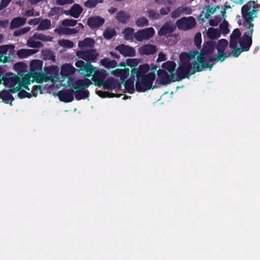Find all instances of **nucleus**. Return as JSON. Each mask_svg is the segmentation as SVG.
Wrapping results in <instances>:
<instances>
[{
	"label": "nucleus",
	"instance_id": "f257e3e1",
	"mask_svg": "<svg viewBox=\"0 0 260 260\" xmlns=\"http://www.w3.org/2000/svg\"><path fill=\"white\" fill-rule=\"evenodd\" d=\"M228 44L226 40H220L216 51L214 42L210 41L204 46L203 54L196 51L181 53L179 56V66L177 70V76L180 79H183L206 68L211 70L214 62L222 61L227 57L224 50Z\"/></svg>",
	"mask_w": 260,
	"mask_h": 260
},
{
	"label": "nucleus",
	"instance_id": "f03ea898",
	"mask_svg": "<svg viewBox=\"0 0 260 260\" xmlns=\"http://www.w3.org/2000/svg\"><path fill=\"white\" fill-rule=\"evenodd\" d=\"M258 11L254 1H250L242 6L241 14L244 20L242 25L245 31L242 38L241 37V32L238 28L234 29L231 35L230 47L234 49L232 52L233 56L238 57L242 51L249 50L252 44L254 27L252 22L257 17Z\"/></svg>",
	"mask_w": 260,
	"mask_h": 260
},
{
	"label": "nucleus",
	"instance_id": "7ed1b4c3",
	"mask_svg": "<svg viewBox=\"0 0 260 260\" xmlns=\"http://www.w3.org/2000/svg\"><path fill=\"white\" fill-rule=\"evenodd\" d=\"M43 62L39 59H34L30 63L29 73L20 78L13 74H7L4 78V84L10 87H15L13 91L18 90L20 86L25 87V89L30 90L28 85L30 82H36L38 83L50 82V76L43 73Z\"/></svg>",
	"mask_w": 260,
	"mask_h": 260
},
{
	"label": "nucleus",
	"instance_id": "20e7f679",
	"mask_svg": "<svg viewBox=\"0 0 260 260\" xmlns=\"http://www.w3.org/2000/svg\"><path fill=\"white\" fill-rule=\"evenodd\" d=\"M140 62V60L138 58H128L125 62L119 63L118 67H129L131 68V75L134 78H136L137 90L139 92H144L152 88L153 82L155 78L157 67L154 66L150 69L149 65L145 63L135 68Z\"/></svg>",
	"mask_w": 260,
	"mask_h": 260
},
{
	"label": "nucleus",
	"instance_id": "39448f33",
	"mask_svg": "<svg viewBox=\"0 0 260 260\" xmlns=\"http://www.w3.org/2000/svg\"><path fill=\"white\" fill-rule=\"evenodd\" d=\"M77 71L85 77L92 76V80L96 85L103 86L104 90H109L114 87V80L109 78L104 81L106 77L105 70H99L91 63L84 62L82 60H78L75 62Z\"/></svg>",
	"mask_w": 260,
	"mask_h": 260
},
{
	"label": "nucleus",
	"instance_id": "423d86ee",
	"mask_svg": "<svg viewBox=\"0 0 260 260\" xmlns=\"http://www.w3.org/2000/svg\"><path fill=\"white\" fill-rule=\"evenodd\" d=\"M76 69L69 63H66L61 67L60 74L50 76L48 86L44 87L49 93L55 94L59 87L71 86L72 83L71 76L76 71Z\"/></svg>",
	"mask_w": 260,
	"mask_h": 260
},
{
	"label": "nucleus",
	"instance_id": "0eeeda50",
	"mask_svg": "<svg viewBox=\"0 0 260 260\" xmlns=\"http://www.w3.org/2000/svg\"><path fill=\"white\" fill-rule=\"evenodd\" d=\"M176 63L173 61H168L164 63L162 69L157 71L158 80L162 84L166 85L170 82L175 81V69Z\"/></svg>",
	"mask_w": 260,
	"mask_h": 260
},
{
	"label": "nucleus",
	"instance_id": "6e6552de",
	"mask_svg": "<svg viewBox=\"0 0 260 260\" xmlns=\"http://www.w3.org/2000/svg\"><path fill=\"white\" fill-rule=\"evenodd\" d=\"M7 74H6L4 77L3 78V80L4 82V78L6 77V76ZM4 83V82L3 83ZM5 85V84H4ZM7 86V85H6ZM8 88H9V90L8 91H5L3 90L0 92V99H2L3 101L8 103L10 104L11 105H12V102L13 101L14 99L11 94V92L15 93L17 92H18V96H19L20 98H24L26 97L29 96V93L26 92L24 89H25V87H23L21 86H20V87L18 89V90L16 91H13L12 90L13 89H15V87H10L7 86Z\"/></svg>",
	"mask_w": 260,
	"mask_h": 260
},
{
	"label": "nucleus",
	"instance_id": "1a4fd4ad",
	"mask_svg": "<svg viewBox=\"0 0 260 260\" xmlns=\"http://www.w3.org/2000/svg\"><path fill=\"white\" fill-rule=\"evenodd\" d=\"M176 25L179 29L186 30L195 27L196 22L195 19L191 16L183 17L178 20Z\"/></svg>",
	"mask_w": 260,
	"mask_h": 260
},
{
	"label": "nucleus",
	"instance_id": "9d476101",
	"mask_svg": "<svg viewBox=\"0 0 260 260\" xmlns=\"http://www.w3.org/2000/svg\"><path fill=\"white\" fill-rule=\"evenodd\" d=\"M155 30L150 27L147 28L139 30L134 34L135 38L139 42L150 39L154 34Z\"/></svg>",
	"mask_w": 260,
	"mask_h": 260
},
{
	"label": "nucleus",
	"instance_id": "9b49d317",
	"mask_svg": "<svg viewBox=\"0 0 260 260\" xmlns=\"http://www.w3.org/2000/svg\"><path fill=\"white\" fill-rule=\"evenodd\" d=\"M13 45L0 46V62H6L14 52Z\"/></svg>",
	"mask_w": 260,
	"mask_h": 260
},
{
	"label": "nucleus",
	"instance_id": "f8f14e48",
	"mask_svg": "<svg viewBox=\"0 0 260 260\" xmlns=\"http://www.w3.org/2000/svg\"><path fill=\"white\" fill-rule=\"evenodd\" d=\"M77 56L82 59L87 61H94L98 56V53L94 50L88 51H78Z\"/></svg>",
	"mask_w": 260,
	"mask_h": 260
},
{
	"label": "nucleus",
	"instance_id": "ddd939ff",
	"mask_svg": "<svg viewBox=\"0 0 260 260\" xmlns=\"http://www.w3.org/2000/svg\"><path fill=\"white\" fill-rule=\"evenodd\" d=\"M115 49L124 56H134L136 55L135 49L129 46L121 44L116 46Z\"/></svg>",
	"mask_w": 260,
	"mask_h": 260
},
{
	"label": "nucleus",
	"instance_id": "4468645a",
	"mask_svg": "<svg viewBox=\"0 0 260 260\" xmlns=\"http://www.w3.org/2000/svg\"><path fill=\"white\" fill-rule=\"evenodd\" d=\"M74 92V89L72 88L71 90H66L63 91H58V90L56 92L54 95H58L59 99L60 101L64 102H70L73 101V93Z\"/></svg>",
	"mask_w": 260,
	"mask_h": 260
},
{
	"label": "nucleus",
	"instance_id": "2eb2a0df",
	"mask_svg": "<svg viewBox=\"0 0 260 260\" xmlns=\"http://www.w3.org/2000/svg\"><path fill=\"white\" fill-rule=\"evenodd\" d=\"M124 69H116L112 70L111 74L117 77H120V79L123 82L129 75V69L124 67Z\"/></svg>",
	"mask_w": 260,
	"mask_h": 260
},
{
	"label": "nucleus",
	"instance_id": "dca6fc26",
	"mask_svg": "<svg viewBox=\"0 0 260 260\" xmlns=\"http://www.w3.org/2000/svg\"><path fill=\"white\" fill-rule=\"evenodd\" d=\"M156 51V46L152 44H146L141 46L139 49L141 55H150L154 54Z\"/></svg>",
	"mask_w": 260,
	"mask_h": 260
},
{
	"label": "nucleus",
	"instance_id": "f3484780",
	"mask_svg": "<svg viewBox=\"0 0 260 260\" xmlns=\"http://www.w3.org/2000/svg\"><path fill=\"white\" fill-rule=\"evenodd\" d=\"M226 17L225 9H223V10L220 11V14L218 16H215L213 19L209 20V24L211 26H217L219 22L222 20H224Z\"/></svg>",
	"mask_w": 260,
	"mask_h": 260
},
{
	"label": "nucleus",
	"instance_id": "a211bd4d",
	"mask_svg": "<svg viewBox=\"0 0 260 260\" xmlns=\"http://www.w3.org/2000/svg\"><path fill=\"white\" fill-rule=\"evenodd\" d=\"M104 22V19L99 16H94L88 19L87 23L91 28L100 26Z\"/></svg>",
	"mask_w": 260,
	"mask_h": 260
},
{
	"label": "nucleus",
	"instance_id": "6ab92c4d",
	"mask_svg": "<svg viewBox=\"0 0 260 260\" xmlns=\"http://www.w3.org/2000/svg\"><path fill=\"white\" fill-rule=\"evenodd\" d=\"M91 83L90 80L88 79H81L77 80L74 84H72L70 87L74 89H83L88 87Z\"/></svg>",
	"mask_w": 260,
	"mask_h": 260
},
{
	"label": "nucleus",
	"instance_id": "aec40b11",
	"mask_svg": "<svg viewBox=\"0 0 260 260\" xmlns=\"http://www.w3.org/2000/svg\"><path fill=\"white\" fill-rule=\"evenodd\" d=\"M190 12V9L188 7H180L175 10L173 11L171 13V15L173 18H177L183 14H189Z\"/></svg>",
	"mask_w": 260,
	"mask_h": 260
},
{
	"label": "nucleus",
	"instance_id": "412c9836",
	"mask_svg": "<svg viewBox=\"0 0 260 260\" xmlns=\"http://www.w3.org/2000/svg\"><path fill=\"white\" fill-rule=\"evenodd\" d=\"M100 63L102 66L107 69L114 68L117 67H118V64L116 61L111 60L108 58L101 59Z\"/></svg>",
	"mask_w": 260,
	"mask_h": 260
},
{
	"label": "nucleus",
	"instance_id": "4be33fe9",
	"mask_svg": "<svg viewBox=\"0 0 260 260\" xmlns=\"http://www.w3.org/2000/svg\"><path fill=\"white\" fill-rule=\"evenodd\" d=\"M38 51L35 49H21L17 51V55L19 58H23L36 53Z\"/></svg>",
	"mask_w": 260,
	"mask_h": 260
},
{
	"label": "nucleus",
	"instance_id": "5701e85b",
	"mask_svg": "<svg viewBox=\"0 0 260 260\" xmlns=\"http://www.w3.org/2000/svg\"><path fill=\"white\" fill-rule=\"evenodd\" d=\"M51 28V21L48 19H43L40 20L39 25L37 28V30L44 31L49 29Z\"/></svg>",
	"mask_w": 260,
	"mask_h": 260
},
{
	"label": "nucleus",
	"instance_id": "b1692460",
	"mask_svg": "<svg viewBox=\"0 0 260 260\" xmlns=\"http://www.w3.org/2000/svg\"><path fill=\"white\" fill-rule=\"evenodd\" d=\"M207 37L212 40L218 39L220 37V33L217 28H209L206 32Z\"/></svg>",
	"mask_w": 260,
	"mask_h": 260
},
{
	"label": "nucleus",
	"instance_id": "393cba45",
	"mask_svg": "<svg viewBox=\"0 0 260 260\" xmlns=\"http://www.w3.org/2000/svg\"><path fill=\"white\" fill-rule=\"evenodd\" d=\"M131 16L127 13L120 11L116 14L117 20L121 23H125L129 21Z\"/></svg>",
	"mask_w": 260,
	"mask_h": 260
},
{
	"label": "nucleus",
	"instance_id": "a878e982",
	"mask_svg": "<svg viewBox=\"0 0 260 260\" xmlns=\"http://www.w3.org/2000/svg\"><path fill=\"white\" fill-rule=\"evenodd\" d=\"M94 41L89 38H87L84 40L79 41L78 43V47L81 48H91L93 46Z\"/></svg>",
	"mask_w": 260,
	"mask_h": 260
},
{
	"label": "nucleus",
	"instance_id": "bb28decb",
	"mask_svg": "<svg viewBox=\"0 0 260 260\" xmlns=\"http://www.w3.org/2000/svg\"><path fill=\"white\" fill-rule=\"evenodd\" d=\"M82 12V8L78 4L74 5L70 11V14L75 18L79 17Z\"/></svg>",
	"mask_w": 260,
	"mask_h": 260
},
{
	"label": "nucleus",
	"instance_id": "cd10ccee",
	"mask_svg": "<svg viewBox=\"0 0 260 260\" xmlns=\"http://www.w3.org/2000/svg\"><path fill=\"white\" fill-rule=\"evenodd\" d=\"M173 25L169 23H166L158 31L159 36H163L167 34H170L173 31Z\"/></svg>",
	"mask_w": 260,
	"mask_h": 260
},
{
	"label": "nucleus",
	"instance_id": "c85d7f7f",
	"mask_svg": "<svg viewBox=\"0 0 260 260\" xmlns=\"http://www.w3.org/2000/svg\"><path fill=\"white\" fill-rule=\"evenodd\" d=\"M37 39L34 38V35L30 37L26 43V45L28 47L32 48H40L43 46V44L39 41H36Z\"/></svg>",
	"mask_w": 260,
	"mask_h": 260
},
{
	"label": "nucleus",
	"instance_id": "c756f323",
	"mask_svg": "<svg viewBox=\"0 0 260 260\" xmlns=\"http://www.w3.org/2000/svg\"><path fill=\"white\" fill-rule=\"evenodd\" d=\"M26 19L21 17L14 18L11 22V27L12 28H16L23 25L26 22Z\"/></svg>",
	"mask_w": 260,
	"mask_h": 260
},
{
	"label": "nucleus",
	"instance_id": "7c9ffc66",
	"mask_svg": "<svg viewBox=\"0 0 260 260\" xmlns=\"http://www.w3.org/2000/svg\"><path fill=\"white\" fill-rule=\"evenodd\" d=\"M76 98L79 100L82 99H85L88 96V92L85 90H83L82 89L76 88L74 89V92Z\"/></svg>",
	"mask_w": 260,
	"mask_h": 260
},
{
	"label": "nucleus",
	"instance_id": "2f4dec72",
	"mask_svg": "<svg viewBox=\"0 0 260 260\" xmlns=\"http://www.w3.org/2000/svg\"><path fill=\"white\" fill-rule=\"evenodd\" d=\"M34 38L37 40H41L44 42H51L52 40V38L49 36H46L42 34H35L34 35Z\"/></svg>",
	"mask_w": 260,
	"mask_h": 260
},
{
	"label": "nucleus",
	"instance_id": "473e14b6",
	"mask_svg": "<svg viewBox=\"0 0 260 260\" xmlns=\"http://www.w3.org/2000/svg\"><path fill=\"white\" fill-rule=\"evenodd\" d=\"M134 29L130 27L126 28L123 33L124 38L127 40H132L133 36H134Z\"/></svg>",
	"mask_w": 260,
	"mask_h": 260
},
{
	"label": "nucleus",
	"instance_id": "72a5a7b5",
	"mask_svg": "<svg viewBox=\"0 0 260 260\" xmlns=\"http://www.w3.org/2000/svg\"><path fill=\"white\" fill-rule=\"evenodd\" d=\"M115 29L112 28H107L103 33L104 37L108 39L112 38L115 35Z\"/></svg>",
	"mask_w": 260,
	"mask_h": 260
},
{
	"label": "nucleus",
	"instance_id": "f704fd0d",
	"mask_svg": "<svg viewBox=\"0 0 260 260\" xmlns=\"http://www.w3.org/2000/svg\"><path fill=\"white\" fill-rule=\"evenodd\" d=\"M217 9H220V7L219 6H216L215 8H213L211 6H207L206 8L205 17L208 18L209 17L211 14H213Z\"/></svg>",
	"mask_w": 260,
	"mask_h": 260
},
{
	"label": "nucleus",
	"instance_id": "c9c22d12",
	"mask_svg": "<svg viewBox=\"0 0 260 260\" xmlns=\"http://www.w3.org/2000/svg\"><path fill=\"white\" fill-rule=\"evenodd\" d=\"M42 55L44 59H51L54 60L55 56L52 52L49 50H45L42 51Z\"/></svg>",
	"mask_w": 260,
	"mask_h": 260
},
{
	"label": "nucleus",
	"instance_id": "e433bc0d",
	"mask_svg": "<svg viewBox=\"0 0 260 260\" xmlns=\"http://www.w3.org/2000/svg\"><path fill=\"white\" fill-rule=\"evenodd\" d=\"M136 24L138 27H144L148 25V21L145 17H140L136 21Z\"/></svg>",
	"mask_w": 260,
	"mask_h": 260
},
{
	"label": "nucleus",
	"instance_id": "4c0bfd02",
	"mask_svg": "<svg viewBox=\"0 0 260 260\" xmlns=\"http://www.w3.org/2000/svg\"><path fill=\"white\" fill-rule=\"evenodd\" d=\"M58 44L60 46L66 48H72L74 46V43L68 40H61L58 41Z\"/></svg>",
	"mask_w": 260,
	"mask_h": 260
},
{
	"label": "nucleus",
	"instance_id": "58836bf2",
	"mask_svg": "<svg viewBox=\"0 0 260 260\" xmlns=\"http://www.w3.org/2000/svg\"><path fill=\"white\" fill-rule=\"evenodd\" d=\"M147 15L148 17L152 19H158L160 18V14L155 10H148Z\"/></svg>",
	"mask_w": 260,
	"mask_h": 260
},
{
	"label": "nucleus",
	"instance_id": "ea45409f",
	"mask_svg": "<svg viewBox=\"0 0 260 260\" xmlns=\"http://www.w3.org/2000/svg\"><path fill=\"white\" fill-rule=\"evenodd\" d=\"M222 21V23L220 25V30L222 34H227L229 31L228 22L225 21V19Z\"/></svg>",
	"mask_w": 260,
	"mask_h": 260
},
{
	"label": "nucleus",
	"instance_id": "a19ab883",
	"mask_svg": "<svg viewBox=\"0 0 260 260\" xmlns=\"http://www.w3.org/2000/svg\"><path fill=\"white\" fill-rule=\"evenodd\" d=\"M102 2L103 0H88L85 3V6L87 7L92 8L95 7L98 3Z\"/></svg>",
	"mask_w": 260,
	"mask_h": 260
},
{
	"label": "nucleus",
	"instance_id": "79ce46f5",
	"mask_svg": "<svg viewBox=\"0 0 260 260\" xmlns=\"http://www.w3.org/2000/svg\"><path fill=\"white\" fill-rule=\"evenodd\" d=\"M38 92H39L40 94L42 93L41 86L40 85L34 86L31 90V93L33 94L34 96H37Z\"/></svg>",
	"mask_w": 260,
	"mask_h": 260
},
{
	"label": "nucleus",
	"instance_id": "37998d69",
	"mask_svg": "<svg viewBox=\"0 0 260 260\" xmlns=\"http://www.w3.org/2000/svg\"><path fill=\"white\" fill-rule=\"evenodd\" d=\"M77 23V21L73 19H65L62 22V24L64 26H75Z\"/></svg>",
	"mask_w": 260,
	"mask_h": 260
},
{
	"label": "nucleus",
	"instance_id": "c03bdc74",
	"mask_svg": "<svg viewBox=\"0 0 260 260\" xmlns=\"http://www.w3.org/2000/svg\"><path fill=\"white\" fill-rule=\"evenodd\" d=\"M30 30V27H24L22 28L21 29H19L18 30H17L15 31L14 35L15 36L21 35L22 34H24L27 32H28Z\"/></svg>",
	"mask_w": 260,
	"mask_h": 260
},
{
	"label": "nucleus",
	"instance_id": "a18cd8bd",
	"mask_svg": "<svg viewBox=\"0 0 260 260\" xmlns=\"http://www.w3.org/2000/svg\"><path fill=\"white\" fill-rule=\"evenodd\" d=\"M202 43V36L200 32H198L194 36V43L197 46L201 45Z\"/></svg>",
	"mask_w": 260,
	"mask_h": 260
},
{
	"label": "nucleus",
	"instance_id": "49530a36",
	"mask_svg": "<svg viewBox=\"0 0 260 260\" xmlns=\"http://www.w3.org/2000/svg\"><path fill=\"white\" fill-rule=\"evenodd\" d=\"M171 11V9L169 7H166L161 8L159 10L160 16L161 15H167Z\"/></svg>",
	"mask_w": 260,
	"mask_h": 260
},
{
	"label": "nucleus",
	"instance_id": "de8ad7c7",
	"mask_svg": "<svg viewBox=\"0 0 260 260\" xmlns=\"http://www.w3.org/2000/svg\"><path fill=\"white\" fill-rule=\"evenodd\" d=\"M47 71L48 72L57 73L59 71V68L58 66H51L47 68Z\"/></svg>",
	"mask_w": 260,
	"mask_h": 260
},
{
	"label": "nucleus",
	"instance_id": "09e8293b",
	"mask_svg": "<svg viewBox=\"0 0 260 260\" xmlns=\"http://www.w3.org/2000/svg\"><path fill=\"white\" fill-rule=\"evenodd\" d=\"M125 87L127 91L132 93L134 90V83L132 82L131 84H129L128 82H126L125 84Z\"/></svg>",
	"mask_w": 260,
	"mask_h": 260
},
{
	"label": "nucleus",
	"instance_id": "8fccbe9b",
	"mask_svg": "<svg viewBox=\"0 0 260 260\" xmlns=\"http://www.w3.org/2000/svg\"><path fill=\"white\" fill-rule=\"evenodd\" d=\"M73 0H56V3L59 5H64L68 4H72Z\"/></svg>",
	"mask_w": 260,
	"mask_h": 260
},
{
	"label": "nucleus",
	"instance_id": "3c124183",
	"mask_svg": "<svg viewBox=\"0 0 260 260\" xmlns=\"http://www.w3.org/2000/svg\"><path fill=\"white\" fill-rule=\"evenodd\" d=\"M67 28H58L55 29V32L58 34H66L67 35Z\"/></svg>",
	"mask_w": 260,
	"mask_h": 260
},
{
	"label": "nucleus",
	"instance_id": "603ef678",
	"mask_svg": "<svg viewBox=\"0 0 260 260\" xmlns=\"http://www.w3.org/2000/svg\"><path fill=\"white\" fill-rule=\"evenodd\" d=\"M167 59L166 55L162 52H160L158 55V57L156 59L157 62H161Z\"/></svg>",
	"mask_w": 260,
	"mask_h": 260
},
{
	"label": "nucleus",
	"instance_id": "864d4df0",
	"mask_svg": "<svg viewBox=\"0 0 260 260\" xmlns=\"http://www.w3.org/2000/svg\"><path fill=\"white\" fill-rule=\"evenodd\" d=\"M11 0H2L0 4V10L6 7Z\"/></svg>",
	"mask_w": 260,
	"mask_h": 260
},
{
	"label": "nucleus",
	"instance_id": "5fc2aeb1",
	"mask_svg": "<svg viewBox=\"0 0 260 260\" xmlns=\"http://www.w3.org/2000/svg\"><path fill=\"white\" fill-rule=\"evenodd\" d=\"M40 20V18L32 19L28 21V23L29 25H37V24L39 25Z\"/></svg>",
	"mask_w": 260,
	"mask_h": 260
},
{
	"label": "nucleus",
	"instance_id": "6e6d98bb",
	"mask_svg": "<svg viewBox=\"0 0 260 260\" xmlns=\"http://www.w3.org/2000/svg\"><path fill=\"white\" fill-rule=\"evenodd\" d=\"M67 30H68L67 34H76L78 32V30H77L76 28H74V29L67 28Z\"/></svg>",
	"mask_w": 260,
	"mask_h": 260
},
{
	"label": "nucleus",
	"instance_id": "4d7b16f0",
	"mask_svg": "<svg viewBox=\"0 0 260 260\" xmlns=\"http://www.w3.org/2000/svg\"><path fill=\"white\" fill-rule=\"evenodd\" d=\"M8 25V21L7 20H1L0 21V27H6Z\"/></svg>",
	"mask_w": 260,
	"mask_h": 260
},
{
	"label": "nucleus",
	"instance_id": "13d9d810",
	"mask_svg": "<svg viewBox=\"0 0 260 260\" xmlns=\"http://www.w3.org/2000/svg\"><path fill=\"white\" fill-rule=\"evenodd\" d=\"M96 93L100 96L103 98L107 96V94H108V93L103 92V91H98Z\"/></svg>",
	"mask_w": 260,
	"mask_h": 260
},
{
	"label": "nucleus",
	"instance_id": "bf43d9fd",
	"mask_svg": "<svg viewBox=\"0 0 260 260\" xmlns=\"http://www.w3.org/2000/svg\"><path fill=\"white\" fill-rule=\"evenodd\" d=\"M29 3L31 4H37L39 3H41V2H42L43 1H44L45 0H28Z\"/></svg>",
	"mask_w": 260,
	"mask_h": 260
},
{
	"label": "nucleus",
	"instance_id": "052dcab7",
	"mask_svg": "<svg viewBox=\"0 0 260 260\" xmlns=\"http://www.w3.org/2000/svg\"><path fill=\"white\" fill-rule=\"evenodd\" d=\"M155 2L158 5H165L166 3L165 0H155Z\"/></svg>",
	"mask_w": 260,
	"mask_h": 260
},
{
	"label": "nucleus",
	"instance_id": "680f3d73",
	"mask_svg": "<svg viewBox=\"0 0 260 260\" xmlns=\"http://www.w3.org/2000/svg\"><path fill=\"white\" fill-rule=\"evenodd\" d=\"M25 15L29 17L33 16L34 13H33L32 10L27 11L25 13Z\"/></svg>",
	"mask_w": 260,
	"mask_h": 260
},
{
	"label": "nucleus",
	"instance_id": "e2e57ef3",
	"mask_svg": "<svg viewBox=\"0 0 260 260\" xmlns=\"http://www.w3.org/2000/svg\"><path fill=\"white\" fill-rule=\"evenodd\" d=\"M109 12L111 14H113L116 11V9L115 8H111L109 10Z\"/></svg>",
	"mask_w": 260,
	"mask_h": 260
},
{
	"label": "nucleus",
	"instance_id": "0e129e2a",
	"mask_svg": "<svg viewBox=\"0 0 260 260\" xmlns=\"http://www.w3.org/2000/svg\"><path fill=\"white\" fill-rule=\"evenodd\" d=\"M110 54L112 56H113V57L115 58H118L119 57V55L115 53H113L112 52H110Z\"/></svg>",
	"mask_w": 260,
	"mask_h": 260
},
{
	"label": "nucleus",
	"instance_id": "69168bd1",
	"mask_svg": "<svg viewBox=\"0 0 260 260\" xmlns=\"http://www.w3.org/2000/svg\"><path fill=\"white\" fill-rule=\"evenodd\" d=\"M3 41V36L0 34V43Z\"/></svg>",
	"mask_w": 260,
	"mask_h": 260
},
{
	"label": "nucleus",
	"instance_id": "338daca9",
	"mask_svg": "<svg viewBox=\"0 0 260 260\" xmlns=\"http://www.w3.org/2000/svg\"><path fill=\"white\" fill-rule=\"evenodd\" d=\"M79 25L81 27H83V26L82 24L81 23H79Z\"/></svg>",
	"mask_w": 260,
	"mask_h": 260
},
{
	"label": "nucleus",
	"instance_id": "774afa93",
	"mask_svg": "<svg viewBox=\"0 0 260 260\" xmlns=\"http://www.w3.org/2000/svg\"><path fill=\"white\" fill-rule=\"evenodd\" d=\"M2 83V80L0 79V84H1Z\"/></svg>",
	"mask_w": 260,
	"mask_h": 260
}]
</instances>
